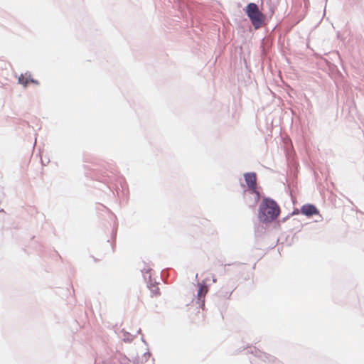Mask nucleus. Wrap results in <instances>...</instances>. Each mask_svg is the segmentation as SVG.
<instances>
[{"instance_id": "nucleus-6", "label": "nucleus", "mask_w": 364, "mask_h": 364, "mask_svg": "<svg viewBox=\"0 0 364 364\" xmlns=\"http://www.w3.org/2000/svg\"><path fill=\"white\" fill-rule=\"evenodd\" d=\"M149 291L150 293V297L151 298L159 296L161 294L159 287L157 284H150L149 286Z\"/></svg>"}, {"instance_id": "nucleus-3", "label": "nucleus", "mask_w": 364, "mask_h": 364, "mask_svg": "<svg viewBox=\"0 0 364 364\" xmlns=\"http://www.w3.org/2000/svg\"><path fill=\"white\" fill-rule=\"evenodd\" d=\"M244 178L247 183V187L252 193L256 195L255 201L256 203L259 199V193L257 191V176L255 173H247L244 174Z\"/></svg>"}, {"instance_id": "nucleus-7", "label": "nucleus", "mask_w": 364, "mask_h": 364, "mask_svg": "<svg viewBox=\"0 0 364 364\" xmlns=\"http://www.w3.org/2000/svg\"><path fill=\"white\" fill-rule=\"evenodd\" d=\"M18 82L19 83L22 84L23 86H26L29 82V80L23 77V76H21L19 78H18Z\"/></svg>"}, {"instance_id": "nucleus-1", "label": "nucleus", "mask_w": 364, "mask_h": 364, "mask_svg": "<svg viewBox=\"0 0 364 364\" xmlns=\"http://www.w3.org/2000/svg\"><path fill=\"white\" fill-rule=\"evenodd\" d=\"M280 214L279 205L272 199L264 198L259 208L258 218L262 223H271Z\"/></svg>"}, {"instance_id": "nucleus-5", "label": "nucleus", "mask_w": 364, "mask_h": 364, "mask_svg": "<svg viewBox=\"0 0 364 364\" xmlns=\"http://www.w3.org/2000/svg\"><path fill=\"white\" fill-rule=\"evenodd\" d=\"M208 292V287L206 285L200 284L198 291V299L201 300L203 305L204 304V298Z\"/></svg>"}, {"instance_id": "nucleus-8", "label": "nucleus", "mask_w": 364, "mask_h": 364, "mask_svg": "<svg viewBox=\"0 0 364 364\" xmlns=\"http://www.w3.org/2000/svg\"><path fill=\"white\" fill-rule=\"evenodd\" d=\"M208 221H203V223H202V225H208Z\"/></svg>"}, {"instance_id": "nucleus-2", "label": "nucleus", "mask_w": 364, "mask_h": 364, "mask_svg": "<svg viewBox=\"0 0 364 364\" xmlns=\"http://www.w3.org/2000/svg\"><path fill=\"white\" fill-rule=\"evenodd\" d=\"M246 14L255 28H259L264 19V14L255 3H250L246 7Z\"/></svg>"}, {"instance_id": "nucleus-4", "label": "nucleus", "mask_w": 364, "mask_h": 364, "mask_svg": "<svg viewBox=\"0 0 364 364\" xmlns=\"http://www.w3.org/2000/svg\"><path fill=\"white\" fill-rule=\"evenodd\" d=\"M301 213L304 215L310 217L314 215L318 214V210H317L316 206H314V205L307 204V205H304L301 207Z\"/></svg>"}]
</instances>
